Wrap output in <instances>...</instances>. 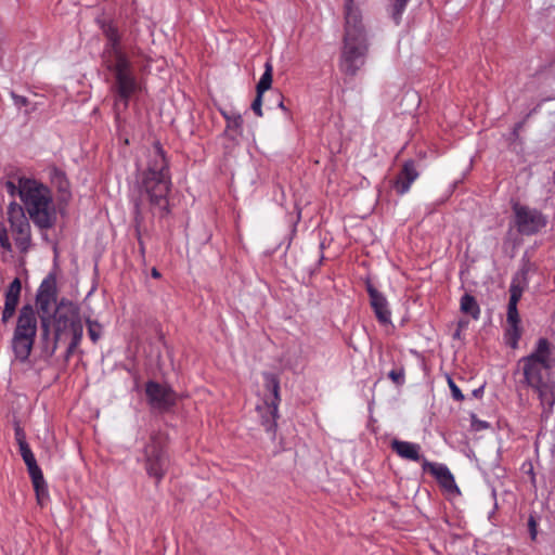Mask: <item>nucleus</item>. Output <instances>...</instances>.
I'll return each mask as SVG.
<instances>
[{
  "label": "nucleus",
  "mask_w": 555,
  "mask_h": 555,
  "mask_svg": "<svg viewBox=\"0 0 555 555\" xmlns=\"http://www.w3.org/2000/svg\"><path fill=\"white\" fill-rule=\"evenodd\" d=\"M138 242H139V250L142 257L145 256V245L141 238L140 231L138 230Z\"/></svg>",
  "instance_id": "43"
},
{
  "label": "nucleus",
  "mask_w": 555,
  "mask_h": 555,
  "mask_svg": "<svg viewBox=\"0 0 555 555\" xmlns=\"http://www.w3.org/2000/svg\"><path fill=\"white\" fill-rule=\"evenodd\" d=\"M49 177L51 180V183L61 193H68L69 190V181L66 177V173L57 168L56 166H53L49 170Z\"/></svg>",
  "instance_id": "25"
},
{
  "label": "nucleus",
  "mask_w": 555,
  "mask_h": 555,
  "mask_svg": "<svg viewBox=\"0 0 555 555\" xmlns=\"http://www.w3.org/2000/svg\"><path fill=\"white\" fill-rule=\"evenodd\" d=\"M522 292L515 286L513 289L509 288V300L507 305L506 322L507 326L504 330L503 339L505 345L512 349L518 347L519 339L521 337L520 317L517 309V304L520 300Z\"/></svg>",
  "instance_id": "12"
},
{
  "label": "nucleus",
  "mask_w": 555,
  "mask_h": 555,
  "mask_svg": "<svg viewBox=\"0 0 555 555\" xmlns=\"http://www.w3.org/2000/svg\"><path fill=\"white\" fill-rule=\"evenodd\" d=\"M23 180H29L27 177H17L16 182L12 180H8L4 182V188L7 192L12 196H18L20 197V191L22 190Z\"/></svg>",
  "instance_id": "31"
},
{
  "label": "nucleus",
  "mask_w": 555,
  "mask_h": 555,
  "mask_svg": "<svg viewBox=\"0 0 555 555\" xmlns=\"http://www.w3.org/2000/svg\"><path fill=\"white\" fill-rule=\"evenodd\" d=\"M391 449L395 451L401 459L418 462L421 461V446L415 442L402 441L398 439H393L391 441Z\"/></svg>",
  "instance_id": "22"
},
{
  "label": "nucleus",
  "mask_w": 555,
  "mask_h": 555,
  "mask_svg": "<svg viewBox=\"0 0 555 555\" xmlns=\"http://www.w3.org/2000/svg\"><path fill=\"white\" fill-rule=\"evenodd\" d=\"M22 291V283L18 278H15L8 286L4 293V307L1 314V322L8 323L9 320L15 314L20 296Z\"/></svg>",
  "instance_id": "18"
},
{
  "label": "nucleus",
  "mask_w": 555,
  "mask_h": 555,
  "mask_svg": "<svg viewBox=\"0 0 555 555\" xmlns=\"http://www.w3.org/2000/svg\"><path fill=\"white\" fill-rule=\"evenodd\" d=\"M37 324L35 308L29 304L24 305L20 309L11 339V348L15 360L22 363L26 362L31 353L38 330Z\"/></svg>",
  "instance_id": "5"
},
{
  "label": "nucleus",
  "mask_w": 555,
  "mask_h": 555,
  "mask_svg": "<svg viewBox=\"0 0 555 555\" xmlns=\"http://www.w3.org/2000/svg\"><path fill=\"white\" fill-rule=\"evenodd\" d=\"M531 268L532 263L530 262L529 258L524 256L520 261L519 270L512 278L509 288L513 289V287L515 286L516 288H519V292L524 293L525 288L529 284L528 274Z\"/></svg>",
  "instance_id": "23"
},
{
  "label": "nucleus",
  "mask_w": 555,
  "mask_h": 555,
  "mask_svg": "<svg viewBox=\"0 0 555 555\" xmlns=\"http://www.w3.org/2000/svg\"><path fill=\"white\" fill-rule=\"evenodd\" d=\"M369 39H343L339 69L343 74L354 77L364 66L369 53Z\"/></svg>",
  "instance_id": "9"
},
{
  "label": "nucleus",
  "mask_w": 555,
  "mask_h": 555,
  "mask_svg": "<svg viewBox=\"0 0 555 555\" xmlns=\"http://www.w3.org/2000/svg\"><path fill=\"white\" fill-rule=\"evenodd\" d=\"M72 333V340L73 346H79L83 336V325L82 322H76L74 326L69 330Z\"/></svg>",
  "instance_id": "32"
},
{
  "label": "nucleus",
  "mask_w": 555,
  "mask_h": 555,
  "mask_svg": "<svg viewBox=\"0 0 555 555\" xmlns=\"http://www.w3.org/2000/svg\"><path fill=\"white\" fill-rule=\"evenodd\" d=\"M528 529H529V533H530V538L532 541H534L537 539V535H538V521H537V518L533 514H530L529 515V518H528Z\"/></svg>",
  "instance_id": "38"
},
{
  "label": "nucleus",
  "mask_w": 555,
  "mask_h": 555,
  "mask_svg": "<svg viewBox=\"0 0 555 555\" xmlns=\"http://www.w3.org/2000/svg\"><path fill=\"white\" fill-rule=\"evenodd\" d=\"M219 112H220L221 116L224 118L225 122L231 118L232 114H237V112H231V111H227L224 108H219Z\"/></svg>",
  "instance_id": "42"
},
{
  "label": "nucleus",
  "mask_w": 555,
  "mask_h": 555,
  "mask_svg": "<svg viewBox=\"0 0 555 555\" xmlns=\"http://www.w3.org/2000/svg\"><path fill=\"white\" fill-rule=\"evenodd\" d=\"M522 367L524 383L534 389L547 413L555 404V385L551 382L555 367L554 346L545 337H540L533 350L519 360Z\"/></svg>",
  "instance_id": "2"
},
{
  "label": "nucleus",
  "mask_w": 555,
  "mask_h": 555,
  "mask_svg": "<svg viewBox=\"0 0 555 555\" xmlns=\"http://www.w3.org/2000/svg\"><path fill=\"white\" fill-rule=\"evenodd\" d=\"M25 465L27 467L28 475L31 479L37 501L40 505H44L49 500V491L42 470L38 465L37 460L30 463H26Z\"/></svg>",
  "instance_id": "20"
},
{
  "label": "nucleus",
  "mask_w": 555,
  "mask_h": 555,
  "mask_svg": "<svg viewBox=\"0 0 555 555\" xmlns=\"http://www.w3.org/2000/svg\"><path fill=\"white\" fill-rule=\"evenodd\" d=\"M365 289L370 298V306L378 323L382 325L392 324L388 299L374 286L370 278L365 280Z\"/></svg>",
  "instance_id": "15"
},
{
  "label": "nucleus",
  "mask_w": 555,
  "mask_h": 555,
  "mask_svg": "<svg viewBox=\"0 0 555 555\" xmlns=\"http://www.w3.org/2000/svg\"><path fill=\"white\" fill-rule=\"evenodd\" d=\"M20 199L24 212L40 231L50 230L56 224L57 212L49 186L34 178L23 180Z\"/></svg>",
  "instance_id": "4"
},
{
  "label": "nucleus",
  "mask_w": 555,
  "mask_h": 555,
  "mask_svg": "<svg viewBox=\"0 0 555 555\" xmlns=\"http://www.w3.org/2000/svg\"><path fill=\"white\" fill-rule=\"evenodd\" d=\"M460 306L461 311L470 315L474 320H478L480 318V307L473 295L465 293L461 297Z\"/></svg>",
  "instance_id": "24"
},
{
  "label": "nucleus",
  "mask_w": 555,
  "mask_h": 555,
  "mask_svg": "<svg viewBox=\"0 0 555 555\" xmlns=\"http://www.w3.org/2000/svg\"><path fill=\"white\" fill-rule=\"evenodd\" d=\"M420 177V172L416 168L413 159H408L403 163L400 172L398 173L393 188L399 195L406 194L413 182Z\"/></svg>",
  "instance_id": "17"
},
{
  "label": "nucleus",
  "mask_w": 555,
  "mask_h": 555,
  "mask_svg": "<svg viewBox=\"0 0 555 555\" xmlns=\"http://www.w3.org/2000/svg\"><path fill=\"white\" fill-rule=\"evenodd\" d=\"M142 463L150 478L158 485L167 474L170 459L167 453V438L162 433H153L143 449Z\"/></svg>",
  "instance_id": "6"
},
{
  "label": "nucleus",
  "mask_w": 555,
  "mask_h": 555,
  "mask_svg": "<svg viewBox=\"0 0 555 555\" xmlns=\"http://www.w3.org/2000/svg\"><path fill=\"white\" fill-rule=\"evenodd\" d=\"M274 98L276 100V103H278V107H280L281 109H283L284 112H288V109L284 106V101H283V95L282 93L280 92H275L274 93Z\"/></svg>",
  "instance_id": "41"
},
{
  "label": "nucleus",
  "mask_w": 555,
  "mask_h": 555,
  "mask_svg": "<svg viewBox=\"0 0 555 555\" xmlns=\"http://www.w3.org/2000/svg\"><path fill=\"white\" fill-rule=\"evenodd\" d=\"M8 221L13 235V240L21 253H26L31 245V231L29 220L24 212V208L12 202L8 206Z\"/></svg>",
  "instance_id": "10"
},
{
  "label": "nucleus",
  "mask_w": 555,
  "mask_h": 555,
  "mask_svg": "<svg viewBox=\"0 0 555 555\" xmlns=\"http://www.w3.org/2000/svg\"><path fill=\"white\" fill-rule=\"evenodd\" d=\"M147 403L154 410L166 412L177 403V393L170 386L149 380L145 384Z\"/></svg>",
  "instance_id": "13"
},
{
  "label": "nucleus",
  "mask_w": 555,
  "mask_h": 555,
  "mask_svg": "<svg viewBox=\"0 0 555 555\" xmlns=\"http://www.w3.org/2000/svg\"><path fill=\"white\" fill-rule=\"evenodd\" d=\"M56 296H50L49 294L37 293L36 304L39 310L40 324H41V337L43 340L50 338L51 327V305L55 301Z\"/></svg>",
  "instance_id": "19"
},
{
  "label": "nucleus",
  "mask_w": 555,
  "mask_h": 555,
  "mask_svg": "<svg viewBox=\"0 0 555 555\" xmlns=\"http://www.w3.org/2000/svg\"><path fill=\"white\" fill-rule=\"evenodd\" d=\"M18 450L25 464L36 461L35 454L33 453L29 444H24L20 447Z\"/></svg>",
  "instance_id": "37"
},
{
  "label": "nucleus",
  "mask_w": 555,
  "mask_h": 555,
  "mask_svg": "<svg viewBox=\"0 0 555 555\" xmlns=\"http://www.w3.org/2000/svg\"><path fill=\"white\" fill-rule=\"evenodd\" d=\"M388 377L392 380L397 386H402L405 383V373L402 366L398 369H392L388 373Z\"/></svg>",
  "instance_id": "34"
},
{
  "label": "nucleus",
  "mask_w": 555,
  "mask_h": 555,
  "mask_svg": "<svg viewBox=\"0 0 555 555\" xmlns=\"http://www.w3.org/2000/svg\"><path fill=\"white\" fill-rule=\"evenodd\" d=\"M54 325V339L51 348V353H54L57 348V341L62 333L70 330L76 322H80L79 309L72 301L62 299L56 306L54 313L51 315Z\"/></svg>",
  "instance_id": "11"
},
{
  "label": "nucleus",
  "mask_w": 555,
  "mask_h": 555,
  "mask_svg": "<svg viewBox=\"0 0 555 555\" xmlns=\"http://www.w3.org/2000/svg\"><path fill=\"white\" fill-rule=\"evenodd\" d=\"M35 109H36V105H33V106L30 107V109H27V111L25 112V114H26V115H29V114H30L31 112H34Z\"/></svg>",
  "instance_id": "48"
},
{
  "label": "nucleus",
  "mask_w": 555,
  "mask_h": 555,
  "mask_svg": "<svg viewBox=\"0 0 555 555\" xmlns=\"http://www.w3.org/2000/svg\"><path fill=\"white\" fill-rule=\"evenodd\" d=\"M86 323L88 327V336L90 337L93 344H96L101 339L103 334L102 325L98 321L91 320L89 318L87 319Z\"/></svg>",
  "instance_id": "29"
},
{
  "label": "nucleus",
  "mask_w": 555,
  "mask_h": 555,
  "mask_svg": "<svg viewBox=\"0 0 555 555\" xmlns=\"http://www.w3.org/2000/svg\"><path fill=\"white\" fill-rule=\"evenodd\" d=\"M77 347L78 346H73V343H69L65 353L66 359H68L74 353Z\"/></svg>",
  "instance_id": "44"
},
{
  "label": "nucleus",
  "mask_w": 555,
  "mask_h": 555,
  "mask_svg": "<svg viewBox=\"0 0 555 555\" xmlns=\"http://www.w3.org/2000/svg\"><path fill=\"white\" fill-rule=\"evenodd\" d=\"M122 37L105 39L101 53L102 65L108 72L114 74L115 83L112 87L114 96V106L122 104L128 108L130 99L135 94L140 85L134 75L132 62L121 46Z\"/></svg>",
  "instance_id": "3"
},
{
  "label": "nucleus",
  "mask_w": 555,
  "mask_h": 555,
  "mask_svg": "<svg viewBox=\"0 0 555 555\" xmlns=\"http://www.w3.org/2000/svg\"><path fill=\"white\" fill-rule=\"evenodd\" d=\"M512 211L513 224L520 235L533 236L547 225V217L534 207L513 202Z\"/></svg>",
  "instance_id": "8"
},
{
  "label": "nucleus",
  "mask_w": 555,
  "mask_h": 555,
  "mask_svg": "<svg viewBox=\"0 0 555 555\" xmlns=\"http://www.w3.org/2000/svg\"><path fill=\"white\" fill-rule=\"evenodd\" d=\"M448 385L451 390L452 398L455 401H460V402L463 401L464 395L462 393V390L460 389V387L455 384V382L450 376L448 377Z\"/></svg>",
  "instance_id": "36"
},
{
  "label": "nucleus",
  "mask_w": 555,
  "mask_h": 555,
  "mask_svg": "<svg viewBox=\"0 0 555 555\" xmlns=\"http://www.w3.org/2000/svg\"><path fill=\"white\" fill-rule=\"evenodd\" d=\"M13 425H14V437H15V441H16L18 448L24 444H28L27 439H26V433L23 429V427L21 426L20 422L14 421Z\"/></svg>",
  "instance_id": "35"
},
{
  "label": "nucleus",
  "mask_w": 555,
  "mask_h": 555,
  "mask_svg": "<svg viewBox=\"0 0 555 555\" xmlns=\"http://www.w3.org/2000/svg\"><path fill=\"white\" fill-rule=\"evenodd\" d=\"M422 468L424 472L430 473L444 491L454 495L461 494V490L455 482L454 476L447 465L441 463H431L424 459Z\"/></svg>",
  "instance_id": "16"
},
{
  "label": "nucleus",
  "mask_w": 555,
  "mask_h": 555,
  "mask_svg": "<svg viewBox=\"0 0 555 555\" xmlns=\"http://www.w3.org/2000/svg\"><path fill=\"white\" fill-rule=\"evenodd\" d=\"M37 293L56 296V281L53 274H49L40 284Z\"/></svg>",
  "instance_id": "30"
},
{
  "label": "nucleus",
  "mask_w": 555,
  "mask_h": 555,
  "mask_svg": "<svg viewBox=\"0 0 555 555\" xmlns=\"http://www.w3.org/2000/svg\"><path fill=\"white\" fill-rule=\"evenodd\" d=\"M483 389H485V386H480V387H478V388L474 389V390H473V396H474L475 398H481V397H482V395H483Z\"/></svg>",
  "instance_id": "45"
},
{
  "label": "nucleus",
  "mask_w": 555,
  "mask_h": 555,
  "mask_svg": "<svg viewBox=\"0 0 555 555\" xmlns=\"http://www.w3.org/2000/svg\"><path fill=\"white\" fill-rule=\"evenodd\" d=\"M96 24L102 30L105 39L121 37L119 28L113 20L98 18Z\"/></svg>",
  "instance_id": "28"
},
{
  "label": "nucleus",
  "mask_w": 555,
  "mask_h": 555,
  "mask_svg": "<svg viewBox=\"0 0 555 555\" xmlns=\"http://www.w3.org/2000/svg\"><path fill=\"white\" fill-rule=\"evenodd\" d=\"M151 275L154 279H159L162 276L160 272L156 268H152Z\"/></svg>",
  "instance_id": "46"
},
{
  "label": "nucleus",
  "mask_w": 555,
  "mask_h": 555,
  "mask_svg": "<svg viewBox=\"0 0 555 555\" xmlns=\"http://www.w3.org/2000/svg\"><path fill=\"white\" fill-rule=\"evenodd\" d=\"M0 246L8 253L12 251V244L9 238L7 227L3 222H0Z\"/></svg>",
  "instance_id": "33"
},
{
  "label": "nucleus",
  "mask_w": 555,
  "mask_h": 555,
  "mask_svg": "<svg viewBox=\"0 0 555 555\" xmlns=\"http://www.w3.org/2000/svg\"><path fill=\"white\" fill-rule=\"evenodd\" d=\"M244 120L240 113L232 114L231 118L225 122V128L221 133V137L228 140L224 145L227 152H231L238 145V138L243 135Z\"/></svg>",
  "instance_id": "21"
},
{
  "label": "nucleus",
  "mask_w": 555,
  "mask_h": 555,
  "mask_svg": "<svg viewBox=\"0 0 555 555\" xmlns=\"http://www.w3.org/2000/svg\"><path fill=\"white\" fill-rule=\"evenodd\" d=\"M262 95H263V93H257V94H256V98H255V100L253 101L251 106H250V107H251V109H253V112H254L258 117H262V115H263V114H262V108H261V106H262Z\"/></svg>",
  "instance_id": "39"
},
{
  "label": "nucleus",
  "mask_w": 555,
  "mask_h": 555,
  "mask_svg": "<svg viewBox=\"0 0 555 555\" xmlns=\"http://www.w3.org/2000/svg\"><path fill=\"white\" fill-rule=\"evenodd\" d=\"M272 75H273V65L270 61H267L264 63V73L260 77L257 86H256V92L257 93H264L266 91L270 90L272 85Z\"/></svg>",
  "instance_id": "27"
},
{
  "label": "nucleus",
  "mask_w": 555,
  "mask_h": 555,
  "mask_svg": "<svg viewBox=\"0 0 555 555\" xmlns=\"http://www.w3.org/2000/svg\"><path fill=\"white\" fill-rule=\"evenodd\" d=\"M410 0H389L388 13L396 25L402 21V15Z\"/></svg>",
  "instance_id": "26"
},
{
  "label": "nucleus",
  "mask_w": 555,
  "mask_h": 555,
  "mask_svg": "<svg viewBox=\"0 0 555 555\" xmlns=\"http://www.w3.org/2000/svg\"><path fill=\"white\" fill-rule=\"evenodd\" d=\"M169 162L159 141L154 142L147 155L146 168L139 184V197L133 199L134 222L139 228L143 222L142 205L147 201L151 208H158L160 217L169 214L168 194L171 189Z\"/></svg>",
  "instance_id": "1"
},
{
  "label": "nucleus",
  "mask_w": 555,
  "mask_h": 555,
  "mask_svg": "<svg viewBox=\"0 0 555 555\" xmlns=\"http://www.w3.org/2000/svg\"><path fill=\"white\" fill-rule=\"evenodd\" d=\"M11 98L13 100V103L14 105L17 107V108H21L23 106H28L29 105V101L26 96L24 95H20L15 92H11Z\"/></svg>",
  "instance_id": "40"
},
{
  "label": "nucleus",
  "mask_w": 555,
  "mask_h": 555,
  "mask_svg": "<svg viewBox=\"0 0 555 555\" xmlns=\"http://www.w3.org/2000/svg\"><path fill=\"white\" fill-rule=\"evenodd\" d=\"M263 378L266 388L272 393V398L258 404L256 410L259 414L261 426L264 428L266 433L270 435L271 440L274 441L276 438L279 404L281 401L280 380L278 376L272 373H264Z\"/></svg>",
  "instance_id": "7"
},
{
  "label": "nucleus",
  "mask_w": 555,
  "mask_h": 555,
  "mask_svg": "<svg viewBox=\"0 0 555 555\" xmlns=\"http://www.w3.org/2000/svg\"><path fill=\"white\" fill-rule=\"evenodd\" d=\"M521 126H522V124H521V122H518V124H516V125H515V127H514V131H513V132H514V134H517V132H518V130L521 128Z\"/></svg>",
  "instance_id": "47"
},
{
  "label": "nucleus",
  "mask_w": 555,
  "mask_h": 555,
  "mask_svg": "<svg viewBox=\"0 0 555 555\" xmlns=\"http://www.w3.org/2000/svg\"><path fill=\"white\" fill-rule=\"evenodd\" d=\"M344 15L345 25L343 39L367 38L361 10L354 5V0L345 1Z\"/></svg>",
  "instance_id": "14"
}]
</instances>
